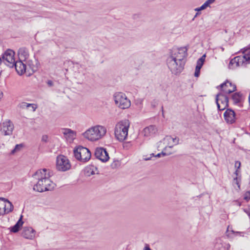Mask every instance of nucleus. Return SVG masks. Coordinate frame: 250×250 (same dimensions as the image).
Instances as JSON below:
<instances>
[{"instance_id":"nucleus-43","label":"nucleus","mask_w":250,"mask_h":250,"mask_svg":"<svg viewBox=\"0 0 250 250\" xmlns=\"http://www.w3.org/2000/svg\"><path fill=\"white\" fill-rule=\"evenodd\" d=\"M232 232H233V233H236V234H242V233H243L242 232H238V231H237V232H234V231H232Z\"/></svg>"},{"instance_id":"nucleus-44","label":"nucleus","mask_w":250,"mask_h":250,"mask_svg":"<svg viewBox=\"0 0 250 250\" xmlns=\"http://www.w3.org/2000/svg\"><path fill=\"white\" fill-rule=\"evenodd\" d=\"M46 138H47L46 136H43L42 138V140L45 141V140H46Z\"/></svg>"},{"instance_id":"nucleus-35","label":"nucleus","mask_w":250,"mask_h":250,"mask_svg":"<svg viewBox=\"0 0 250 250\" xmlns=\"http://www.w3.org/2000/svg\"><path fill=\"white\" fill-rule=\"evenodd\" d=\"M244 199L246 200H249L250 199V192L248 191L245 193Z\"/></svg>"},{"instance_id":"nucleus-38","label":"nucleus","mask_w":250,"mask_h":250,"mask_svg":"<svg viewBox=\"0 0 250 250\" xmlns=\"http://www.w3.org/2000/svg\"><path fill=\"white\" fill-rule=\"evenodd\" d=\"M46 83L49 87H52L54 86V83L51 80H48Z\"/></svg>"},{"instance_id":"nucleus-47","label":"nucleus","mask_w":250,"mask_h":250,"mask_svg":"<svg viewBox=\"0 0 250 250\" xmlns=\"http://www.w3.org/2000/svg\"><path fill=\"white\" fill-rule=\"evenodd\" d=\"M249 102L250 103V95H249Z\"/></svg>"},{"instance_id":"nucleus-39","label":"nucleus","mask_w":250,"mask_h":250,"mask_svg":"<svg viewBox=\"0 0 250 250\" xmlns=\"http://www.w3.org/2000/svg\"><path fill=\"white\" fill-rule=\"evenodd\" d=\"M11 122L10 120L7 119L3 123V125H10Z\"/></svg>"},{"instance_id":"nucleus-15","label":"nucleus","mask_w":250,"mask_h":250,"mask_svg":"<svg viewBox=\"0 0 250 250\" xmlns=\"http://www.w3.org/2000/svg\"><path fill=\"white\" fill-rule=\"evenodd\" d=\"M23 60H19V61H15L13 64L16 70L19 74L21 75L25 71L26 66V64L23 63Z\"/></svg>"},{"instance_id":"nucleus-21","label":"nucleus","mask_w":250,"mask_h":250,"mask_svg":"<svg viewBox=\"0 0 250 250\" xmlns=\"http://www.w3.org/2000/svg\"><path fill=\"white\" fill-rule=\"evenodd\" d=\"M236 57L238 61L237 64L239 65L240 66H246L247 65L250 64V60L249 57L246 58V57L244 55L236 56Z\"/></svg>"},{"instance_id":"nucleus-42","label":"nucleus","mask_w":250,"mask_h":250,"mask_svg":"<svg viewBox=\"0 0 250 250\" xmlns=\"http://www.w3.org/2000/svg\"><path fill=\"white\" fill-rule=\"evenodd\" d=\"M155 104H157V103L156 101H154L151 105L153 107H154L155 106Z\"/></svg>"},{"instance_id":"nucleus-3","label":"nucleus","mask_w":250,"mask_h":250,"mask_svg":"<svg viewBox=\"0 0 250 250\" xmlns=\"http://www.w3.org/2000/svg\"><path fill=\"white\" fill-rule=\"evenodd\" d=\"M106 132V129L104 126H93L84 132L83 135L88 140L95 141L102 138Z\"/></svg>"},{"instance_id":"nucleus-2","label":"nucleus","mask_w":250,"mask_h":250,"mask_svg":"<svg viewBox=\"0 0 250 250\" xmlns=\"http://www.w3.org/2000/svg\"><path fill=\"white\" fill-rule=\"evenodd\" d=\"M50 176L49 169L44 168L37 171L33 175L34 179L37 181L33 189L40 192L53 189L55 184L50 179Z\"/></svg>"},{"instance_id":"nucleus-14","label":"nucleus","mask_w":250,"mask_h":250,"mask_svg":"<svg viewBox=\"0 0 250 250\" xmlns=\"http://www.w3.org/2000/svg\"><path fill=\"white\" fill-rule=\"evenodd\" d=\"M224 118L227 123L232 124L236 119L235 113L231 109H228L224 113Z\"/></svg>"},{"instance_id":"nucleus-13","label":"nucleus","mask_w":250,"mask_h":250,"mask_svg":"<svg viewBox=\"0 0 250 250\" xmlns=\"http://www.w3.org/2000/svg\"><path fill=\"white\" fill-rule=\"evenodd\" d=\"M35 230L30 227H24L21 233L23 237L30 240H32L35 238Z\"/></svg>"},{"instance_id":"nucleus-18","label":"nucleus","mask_w":250,"mask_h":250,"mask_svg":"<svg viewBox=\"0 0 250 250\" xmlns=\"http://www.w3.org/2000/svg\"><path fill=\"white\" fill-rule=\"evenodd\" d=\"M1 199V202L3 204V210H4L3 214L8 213L12 211L13 209V206L12 203L7 199H5L4 198Z\"/></svg>"},{"instance_id":"nucleus-6","label":"nucleus","mask_w":250,"mask_h":250,"mask_svg":"<svg viewBox=\"0 0 250 250\" xmlns=\"http://www.w3.org/2000/svg\"><path fill=\"white\" fill-rule=\"evenodd\" d=\"M179 139L177 137L171 136H166L162 141L158 143V148H165L166 150L167 147L172 148L173 146L179 144Z\"/></svg>"},{"instance_id":"nucleus-23","label":"nucleus","mask_w":250,"mask_h":250,"mask_svg":"<svg viewBox=\"0 0 250 250\" xmlns=\"http://www.w3.org/2000/svg\"><path fill=\"white\" fill-rule=\"evenodd\" d=\"M19 60L25 61L28 57L27 50L25 48H21L18 51Z\"/></svg>"},{"instance_id":"nucleus-27","label":"nucleus","mask_w":250,"mask_h":250,"mask_svg":"<svg viewBox=\"0 0 250 250\" xmlns=\"http://www.w3.org/2000/svg\"><path fill=\"white\" fill-rule=\"evenodd\" d=\"M215 0H207L201 7L195 9L196 11H200L205 9L208 7L210 4L213 3Z\"/></svg>"},{"instance_id":"nucleus-40","label":"nucleus","mask_w":250,"mask_h":250,"mask_svg":"<svg viewBox=\"0 0 250 250\" xmlns=\"http://www.w3.org/2000/svg\"><path fill=\"white\" fill-rule=\"evenodd\" d=\"M143 250H152L148 244H146L145 245V247L143 249Z\"/></svg>"},{"instance_id":"nucleus-30","label":"nucleus","mask_w":250,"mask_h":250,"mask_svg":"<svg viewBox=\"0 0 250 250\" xmlns=\"http://www.w3.org/2000/svg\"><path fill=\"white\" fill-rule=\"evenodd\" d=\"M23 147V145L21 144H18V145H17L15 148L11 151V153L12 154H14L16 153H17L19 151H20L21 149Z\"/></svg>"},{"instance_id":"nucleus-32","label":"nucleus","mask_w":250,"mask_h":250,"mask_svg":"<svg viewBox=\"0 0 250 250\" xmlns=\"http://www.w3.org/2000/svg\"><path fill=\"white\" fill-rule=\"evenodd\" d=\"M118 124L119 125H130V122L128 119H125L121 121Z\"/></svg>"},{"instance_id":"nucleus-7","label":"nucleus","mask_w":250,"mask_h":250,"mask_svg":"<svg viewBox=\"0 0 250 250\" xmlns=\"http://www.w3.org/2000/svg\"><path fill=\"white\" fill-rule=\"evenodd\" d=\"M14 55L15 52L11 49H8L4 52L1 58L4 66L6 65L10 68L14 67L13 64L15 62Z\"/></svg>"},{"instance_id":"nucleus-1","label":"nucleus","mask_w":250,"mask_h":250,"mask_svg":"<svg viewBox=\"0 0 250 250\" xmlns=\"http://www.w3.org/2000/svg\"><path fill=\"white\" fill-rule=\"evenodd\" d=\"M187 56L186 47L172 49L170 55L167 59V64L172 74L178 75L182 71L185 63L184 59Z\"/></svg>"},{"instance_id":"nucleus-5","label":"nucleus","mask_w":250,"mask_h":250,"mask_svg":"<svg viewBox=\"0 0 250 250\" xmlns=\"http://www.w3.org/2000/svg\"><path fill=\"white\" fill-rule=\"evenodd\" d=\"M115 104L122 109L129 108L131 105L130 101L125 94L122 92H116L113 96Z\"/></svg>"},{"instance_id":"nucleus-45","label":"nucleus","mask_w":250,"mask_h":250,"mask_svg":"<svg viewBox=\"0 0 250 250\" xmlns=\"http://www.w3.org/2000/svg\"><path fill=\"white\" fill-rule=\"evenodd\" d=\"M2 96V93L0 92V99L1 98Z\"/></svg>"},{"instance_id":"nucleus-50","label":"nucleus","mask_w":250,"mask_h":250,"mask_svg":"<svg viewBox=\"0 0 250 250\" xmlns=\"http://www.w3.org/2000/svg\"><path fill=\"white\" fill-rule=\"evenodd\" d=\"M149 159H150L149 158L146 159V160H149Z\"/></svg>"},{"instance_id":"nucleus-36","label":"nucleus","mask_w":250,"mask_h":250,"mask_svg":"<svg viewBox=\"0 0 250 250\" xmlns=\"http://www.w3.org/2000/svg\"><path fill=\"white\" fill-rule=\"evenodd\" d=\"M170 153L167 154L166 152L162 151L161 153H158L155 156L157 157H160L161 156H165L166 155H169Z\"/></svg>"},{"instance_id":"nucleus-11","label":"nucleus","mask_w":250,"mask_h":250,"mask_svg":"<svg viewBox=\"0 0 250 250\" xmlns=\"http://www.w3.org/2000/svg\"><path fill=\"white\" fill-rule=\"evenodd\" d=\"M220 86L222 90L226 94L231 93L236 89V85L228 80L220 84Z\"/></svg>"},{"instance_id":"nucleus-24","label":"nucleus","mask_w":250,"mask_h":250,"mask_svg":"<svg viewBox=\"0 0 250 250\" xmlns=\"http://www.w3.org/2000/svg\"><path fill=\"white\" fill-rule=\"evenodd\" d=\"M22 216H21L17 223L13 227L11 228V231L12 232H17L20 229L23 224V222L22 220Z\"/></svg>"},{"instance_id":"nucleus-41","label":"nucleus","mask_w":250,"mask_h":250,"mask_svg":"<svg viewBox=\"0 0 250 250\" xmlns=\"http://www.w3.org/2000/svg\"><path fill=\"white\" fill-rule=\"evenodd\" d=\"M240 170L239 169H236V170L234 172V174L236 175V177H240L239 174H240Z\"/></svg>"},{"instance_id":"nucleus-34","label":"nucleus","mask_w":250,"mask_h":250,"mask_svg":"<svg viewBox=\"0 0 250 250\" xmlns=\"http://www.w3.org/2000/svg\"><path fill=\"white\" fill-rule=\"evenodd\" d=\"M200 69H201V68H197V67L195 68V73H194L195 77H198L199 76Z\"/></svg>"},{"instance_id":"nucleus-19","label":"nucleus","mask_w":250,"mask_h":250,"mask_svg":"<svg viewBox=\"0 0 250 250\" xmlns=\"http://www.w3.org/2000/svg\"><path fill=\"white\" fill-rule=\"evenodd\" d=\"M62 133L65 138L70 141H72L75 138L76 132L70 129L64 128Z\"/></svg>"},{"instance_id":"nucleus-20","label":"nucleus","mask_w":250,"mask_h":250,"mask_svg":"<svg viewBox=\"0 0 250 250\" xmlns=\"http://www.w3.org/2000/svg\"><path fill=\"white\" fill-rule=\"evenodd\" d=\"M214 247L218 250H229L230 246L228 243H224L221 239H218L216 240Z\"/></svg>"},{"instance_id":"nucleus-10","label":"nucleus","mask_w":250,"mask_h":250,"mask_svg":"<svg viewBox=\"0 0 250 250\" xmlns=\"http://www.w3.org/2000/svg\"><path fill=\"white\" fill-rule=\"evenodd\" d=\"M129 126H116L115 129V135L120 141L125 140L128 134Z\"/></svg>"},{"instance_id":"nucleus-29","label":"nucleus","mask_w":250,"mask_h":250,"mask_svg":"<svg viewBox=\"0 0 250 250\" xmlns=\"http://www.w3.org/2000/svg\"><path fill=\"white\" fill-rule=\"evenodd\" d=\"M241 52L246 58H249L250 60V47L248 48H244L241 49Z\"/></svg>"},{"instance_id":"nucleus-31","label":"nucleus","mask_w":250,"mask_h":250,"mask_svg":"<svg viewBox=\"0 0 250 250\" xmlns=\"http://www.w3.org/2000/svg\"><path fill=\"white\" fill-rule=\"evenodd\" d=\"M233 181H234V183L237 186L238 189H240V183L241 181L240 177H234Z\"/></svg>"},{"instance_id":"nucleus-16","label":"nucleus","mask_w":250,"mask_h":250,"mask_svg":"<svg viewBox=\"0 0 250 250\" xmlns=\"http://www.w3.org/2000/svg\"><path fill=\"white\" fill-rule=\"evenodd\" d=\"M18 107L22 109H27L35 112L38 108V105L35 104H29L26 102H21L18 105Z\"/></svg>"},{"instance_id":"nucleus-22","label":"nucleus","mask_w":250,"mask_h":250,"mask_svg":"<svg viewBox=\"0 0 250 250\" xmlns=\"http://www.w3.org/2000/svg\"><path fill=\"white\" fill-rule=\"evenodd\" d=\"M14 129V126H0V132L3 135H11Z\"/></svg>"},{"instance_id":"nucleus-48","label":"nucleus","mask_w":250,"mask_h":250,"mask_svg":"<svg viewBox=\"0 0 250 250\" xmlns=\"http://www.w3.org/2000/svg\"><path fill=\"white\" fill-rule=\"evenodd\" d=\"M29 65H30L29 64ZM30 67L32 69H33V67H32V66H30Z\"/></svg>"},{"instance_id":"nucleus-28","label":"nucleus","mask_w":250,"mask_h":250,"mask_svg":"<svg viewBox=\"0 0 250 250\" xmlns=\"http://www.w3.org/2000/svg\"><path fill=\"white\" fill-rule=\"evenodd\" d=\"M206 57V54H204L200 59H199L197 60V65H196V67L200 68H202V67L204 63V62L205 61Z\"/></svg>"},{"instance_id":"nucleus-9","label":"nucleus","mask_w":250,"mask_h":250,"mask_svg":"<svg viewBox=\"0 0 250 250\" xmlns=\"http://www.w3.org/2000/svg\"><path fill=\"white\" fill-rule=\"evenodd\" d=\"M215 100L219 110H223L228 106L229 98L224 94H218Z\"/></svg>"},{"instance_id":"nucleus-49","label":"nucleus","mask_w":250,"mask_h":250,"mask_svg":"<svg viewBox=\"0 0 250 250\" xmlns=\"http://www.w3.org/2000/svg\"><path fill=\"white\" fill-rule=\"evenodd\" d=\"M88 168H86V170H87V172H89V170H88Z\"/></svg>"},{"instance_id":"nucleus-46","label":"nucleus","mask_w":250,"mask_h":250,"mask_svg":"<svg viewBox=\"0 0 250 250\" xmlns=\"http://www.w3.org/2000/svg\"><path fill=\"white\" fill-rule=\"evenodd\" d=\"M94 174V172H93V171L92 170V171L91 172L90 174H91V175H93V174Z\"/></svg>"},{"instance_id":"nucleus-26","label":"nucleus","mask_w":250,"mask_h":250,"mask_svg":"<svg viewBox=\"0 0 250 250\" xmlns=\"http://www.w3.org/2000/svg\"><path fill=\"white\" fill-rule=\"evenodd\" d=\"M237 62L238 61L236 57L232 59L229 64V68L231 69H234L236 67L240 66L239 65L237 64Z\"/></svg>"},{"instance_id":"nucleus-33","label":"nucleus","mask_w":250,"mask_h":250,"mask_svg":"<svg viewBox=\"0 0 250 250\" xmlns=\"http://www.w3.org/2000/svg\"><path fill=\"white\" fill-rule=\"evenodd\" d=\"M3 204L1 202V199L0 198V215H3L4 212V210H3Z\"/></svg>"},{"instance_id":"nucleus-25","label":"nucleus","mask_w":250,"mask_h":250,"mask_svg":"<svg viewBox=\"0 0 250 250\" xmlns=\"http://www.w3.org/2000/svg\"><path fill=\"white\" fill-rule=\"evenodd\" d=\"M232 100L234 104L240 103L242 100V94L240 92H236L232 95Z\"/></svg>"},{"instance_id":"nucleus-37","label":"nucleus","mask_w":250,"mask_h":250,"mask_svg":"<svg viewBox=\"0 0 250 250\" xmlns=\"http://www.w3.org/2000/svg\"><path fill=\"white\" fill-rule=\"evenodd\" d=\"M235 167L236 169H239L241 167V163L239 161H236L235 163Z\"/></svg>"},{"instance_id":"nucleus-4","label":"nucleus","mask_w":250,"mask_h":250,"mask_svg":"<svg viewBox=\"0 0 250 250\" xmlns=\"http://www.w3.org/2000/svg\"><path fill=\"white\" fill-rule=\"evenodd\" d=\"M73 152L75 158L82 162L88 161L91 157V153L89 150L81 146L75 148Z\"/></svg>"},{"instance_id":"nucleus-12","label":"nucleus","mask_w":250,"mask_h":250,"mask_svg":"<svg viewBox=\"0 0 250 250\" xmlns=\"http://www.w3.org/2000/svg\"><path fill=\"white\" fill-rule=\"evenodd\" d=\"M95 155L102 162H106L109 158L107 151L102 147H98L95 149Z\"/></svg>"},{"instance_id":"nucleus-8","label":"nucleus","mask_w":250,"mask_h":250,"mask_svg":"<svg viewBox=\"0 0 250 250\" xmlns=\"http://www.w3.org/2000/svg\"><path fill=\"white\" fill-rule=\"evenodd\" d=\"M71 165L69 160L63 155H60L57 159V168L62 171L69 169Z\"/></svg>"},{"instance_id":"nucleus-17","label":"nucleus","mask_w":250,"mask_h":250,"mask_svg":"<svg viewBox=\"0 0 250 250\" xmlns=\"http://www.w3.org/2000/svg\"><path fill=\"white\" fill-rule=\"evenodd\" d=\"M157 131L156 126H147L145 127L142 132L144 136H150L154 134Z\"/></svg>"}]
</instances>
